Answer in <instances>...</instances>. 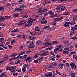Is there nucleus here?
Instances as JSON below:
<instances>
[{"label":"nucleus","mask_w":77,"mask_h":77,"mask_svg":"<svg viewBox=\"0 0 77 77\" xmlns=\"http://www.w3.org/2000/svg\"><path fill=\"white\" fill-rule=\"evenodd\" d=\"M17 53H15L12 55L11 56H14V57H15V56H17Z\"/></svg>","instance_id":"nucleus-48"},{"label":"nucleus","mask_w":77,"mask_h":77,"mask_svg":"<svg viewBox=\"0 0 77 77\" xmlns=\"http://www.w3.org/2000/svg\"><path fill=\"white\" fill-rule=\"evenodd\" d=\"M38 11L39 13H41V12H42V8H39L38 9Z\"/></svg>","instance_id":"nucleus-13"},{"label":"nucleus","mask_w":77,"mask_h":77,"mask_svg":"<svg viewBox=\"0 0 77 77\" xmlns=\"http://www.w3.org/2000/svg\"><path fill=\"white\" fill-rule=\"evenodd\" d=\"M38 55H37V54H35V55L33 57V58H34V59H36V58H38Z\"/></svg>","instance_id":"nucleus-41"},{"label":"nucleus","mask_w":77,"mask_h":77,"mask_svg":"<svg viewBox=\"0 0 77 77\" xmlns=\"http://www.w3.org/2000/svg\"><path fill=\"white\" fill-rule=\"evenodd\" d=\"M50 60L52 61H54L56 58L54 56H51L50 57Z\"/></svg>","instance_id":"nucleus-8"},{"label":"nucleus","mask_w":77,"mask_h":77,"mask_svg":"<svg viewBox=\"0 0 77 77\" xmlns=\"http://www.w3.org/2000/svg\"><path fill=\"white\" fill-rule=\"evenodd\" d=\"M5 44V42H1L0 45V46H2V47H3V45H3L4 44Z\"/></svg>","instance_id":"nucleus-32"},{"label":"nucleus","mask_w":77,"mask_h":77,"mask_svg":"<svg viewBox=\"0 0 77 77\" xmlns=\"http://www.w3.org/2000/svg\"><path fill=\"white\" fill-rule=\"evenodd\" d=\"M44 45L45 47H47V45H49V44L48 42H46L44 43Z\"/></svg>","instance_id":"nucleus-18"},{"label":"nucleus","mask_w":77,"mask_h":77,"mask_svg":"<svg viewBox=\"0 0 77 77\" xmlns=\"http://www.w3.org/2000/svg\"><path fill=\"white\" fill-rule=\"evenodd\" d=\"M77 37H73L71 38V39H74V40H75V39H77Z\"/></svg>","instance_id":"nucleus-53"},{"label":"nucleus","mask_w":77,"mask_h":77,"mask_svg":"<svg viewBox=\"0 0 77 77\" xmlns=\"http://www.w3.org/2000/svg\"><path fill=\"white\" fill-rule=\"evenodd\" d=\"M28 17V16L27 14H25L24 15L22 16V18H27Z\"/></svg>","instance_id":"nucleus-22"},{"label":"nucleus","mask_w":77,"mask_h":77,"mask_svg":"<svg viewBox=\"0 0 77 77\" xmlns=\"http://www.w3.org/2000/svg\"><path fill=\"white\" fill-rule=\"evenodd\" d=\"M20 63V60H18L17 62H15V64H18V63Z\"/></svg>","instance_id":"nucleus-43"},{"label":"nucleus","mask_w":77,"mask_h":77,"mask_svg":"<svg viewBox=\"0 0 77 77\" xmlns=\"http://www.w3.org/2000/svg\"><path fill=\"white\" fill-rule=\"evenodd\" d=\"M77 25H75L73 27H72L71 28V30H77Z\"/></svg>","instance_id":"nucleus-5"},{"label":"nucleus","mask_w":77,"mask_h":77,"mask_svg":"<svg viewBox=\"0 0 77 77\" xmlns=\"http://www.w3.org/2000/svg\"><path fill=\"white\" fill-rule=\"evenodd\" d=\"M23 24H24V23L22 22H19L17 23V24L19 25V26H20V25H23Z\"/></svg>","instance_id":"nucleus-35"},{"label":"nucleus","mask_w":77,"mask_h":77,"mask_svg":"<svg viewBox=\"0 0 77 77\" xmlns=\"http://www.w3.org/2000/svg\"><path fill=\"white\" fill-rule=\"evenodd\" d=\"M23 38L24 39H27V36L24 35L23 36Z\"/></svg>","instance_id":"nucleus-47"},{"label":"nucleus","mask_w":77,"mask_h":77,"mask_svg":"<svg viewBox=\"0 0 77 77\" xmlns=\"http://www.w3.org/2000/svg\"><path fill=\"white\" fill-rule=\"evenodd\" d=\"M71 77H75L74 73H72L70 74Z\"/></svg>","instance_id":"nucleus-28"},{"label":"nucleus","mask_w":77,"mask_h":77,"mask_svg":"<svg viewBox=\"0 0 77 77\" xmlns=\"http://www.w3.org/2000/svg\"><path fill=\"white\" fill-rule=\"evenodd\" d=\"M38 35H41V33H42V31L41 30V31L39 30L38 31Z\"/></svg>","instance_id":"nucleus-50"},{"label":"nucleus","mask_w":77,"mask_h":77,"mask_svg":"<svg viewBox=\"0 0 77 77\" xmlns=\"http://www.w3.org/2000/svg\"><path fill=\"white\" fill-rule=\"evenodd\" d=\"M63 18V17L60 18H55L53 19L54 21H60Z\"/></svg>","instance_id":"nucleus-4"},{"label":"nucleus","mask_w":77,"mask_h":77,"mask_svg":"<svg viewBox=\"0 0 77 77\" xmlns=\"http://www.w3.org/2000/svg\"><path fill=\"white\" fill-rule=\"evenodd\" d=\"M19 48L20 50H21V49H23V47L22 46H20Z\"/></svg>","instance_id":"nucleus-59"},{"label":"nucleus","mask_w":77,"mask_h":77,"mask_svg":"<svg viewBox=\"0 0 77 77\" xmlns=\"http://www.w3.org/2000/svg\"><path fill=\"white\" fill-rule=\"evenodd\" d=\"M35 31H37V32H38V31H39L40 29H39V26H35Z\"/></svg>","instance_id":"nucleus-11"},{"label":"nucleus","mask_w":77,"mask_h":77,"mask_svg":"<svg viewBox=\"0 0 77 77\" xmlns=\"http://www.w3.org/2000/svg\"><path fill=\"white\" fill-rule=\"evenodd\" d=\"M15 11H17V12L19 11V8H16L15 10Z\"/></svg>","instance_id":"nucleus-62"},{"label":"nucleus","mask_w":77,"mask_h":77,"mask_svg":"<svg viewBox=\"0 0 77 77\" xmlns=\"http://www.w3.org/2000/svg\"><path fill=\"white\" fill-rule=\"evenodd\" d=\"M57 47L58 48L59 47V48H60L63 49V48H62V45H58Z\"/></svg>","instance_id":"nucleus-58"},{"label":"nucleus","mask_w":77,"mask_h":77,"mask_svg":"<svg viewBox=\"0 0 77 77\" xmlns=\"http://www.w3.org/2000/svg\"><path fill=\"white\" fill-rule=\"evenodd\" d=\"M33 23V21H29L27 22L28 24H26L25 26L26 27H30L32 24Z\"/></svg>","instance_id":"nucleus-1"},{"label":"nucleus","mask_w":77,"mask_h":77,"mask_svg":"<svg viewBox=\"0 0 77 77\" xmlns=\"http://www.w3.org/2000/svg\"><path fill=\"white\" fill-rule=\"evenodd\" d=\"M7 70H9V71H10L11 69V67H8L7 68Z\"/></svg>","instance_id":"nucleus-55"},{"label":"nucleus","mask_w":77,"mask_h":77,"mask_svg":"<svg viewBox=\"0 0 77 77\" xmlns=\"http://www.w3.org/2000/svg\"><path fill=\"white\" fill-rule=\"evenodd\" d=\"M23 66L26 67V68H29V66L27 64H26L23 65Z\"/></svg>","instance_id":"nucleus-34"},{"label":"nucleus","mask_w":77,"mask_h":77,"mask_svg":"<svg viewBox=\"0 0 77 77\" xmlns=\"http://www.w3.org/2000/svg\"><path fill=\"white\" fill-rule=\"evenodd\" d=\"M4 7L0 6V11H4Z\"/></svg>","instance_id":"nucleus-24"},{"label":"nucleus","mask_w":77,"mask_h":77,"mask_svg":"<svg viewBox=\"0 0 77 77\" xmlns=\"http://www.w3.org/2000/svg\"><path fill=\"white\" fill-rule=\"evenodd\" d=\"M59 48H56L54 50V52H55L56 51H58V50H59Z\"/></svg>","instance_id":"nucleus-44"},{"label":"nucleus","mask_w":77,"mask_h":77,"mask_svg":"<svg viewBox=\"0 0 77 77\" xmlns=\"http://www.w3.org/2000/svg\"><path fill=\"white\" fill-rule=\"evenodd\" d=\"M42 43V42H41V40H38L36 42V44L37 45H41Z\"/></svg>","instance_id":"nucleus-10"},{"label":"nucleus","mask_w":77,"mask_h":77,"mask_svg":"<svg viewBox=\"0 0 77 77\" xmlns=\"http://www.w3.org/2000/svg\"><path fill=\"white\" fill-rule=\"evenodd\" d=\"M29 39H31V40H32V41H34L36 39V37H33L31 36L29 38Z\"/></svg>","instance_id":"nucleus-12"},{"label":"nucleus","mask_w":77,"mask_h":77,"mask_svg":"<svg viewBox=\"0 0 77 77\" xmlns=\"http://www.w3.org/2000/svg\"><path fill=\"white\" fill-rule=\"evenodd\" d=\"M18 3H22V2H23V0H20L19 1H18Z\"/></svg>","instance_id":"nucleus-61"},{"label":"nucleus","mask_w":77,"mask_h":77,"mask_svg":"<svg viewBox=\"0 0 77 77\" xmlns=\"http://www.w3.org/2000/svg\"><path fill=\"white\" fill-rule=\"evenodd\" d=\"M73 57L74 59H76V58H77V56L75 55H74L73 56Z\"/></svg>","instance_id":"nucleus-49"},{"label":"nucleus","mask_w":77,"mask_h":77,"mask_svg":"<svg viewBox=\"0 0 77 77\" xmlns=\"http://www.w3.org/2000/svg\"><path fill=\"white\" fill-rule=\"evenodd\" d=\"M66 9V7H62L61 8V9L62 10H63V11L65 10V9Z\"/></svg>","instance_id":"nucleus-52"},{"label":"nucleus","mask_w":77,"mask_h":77,"mask_svg":"<svg viewBox=\"0 0 77 77\" xmlns=\"http://www.w3.org/2000/svg\"><path fill=\"white\" fill-rule=\"evenodd\" d=\"M61 8H62L61 6H59L58 7H57V9H58V10H60Z\"/></svg>","instance_id":"nucleus-56"},{"label":"nucleus","mask_w":77,"mask_h":77,"mask_svg":"<svg viewBox=\"0 0 77 77\" xmlns=\"http://www.w3.org/2000/svg\"><path fill=\"white\" fill-rule=\"evenodd\" d=\"M47 11V9L45 8H42V12H45Z\"/></svg>","instance_id":"nucleus-16"},{"label":"nucleus","mask_w":77,"mask_h":77,"mask_svg":"<svg viewBox=\"0 0 77 77\" xmlns=\"http://www.w3.org/2000/svg\"><path fill=\"white\" fill-rule=\"evenodd\" d=\"M43 59V57H40V58L38 60L40 62H41V61H42V60Z\"/></svg>","instance_id":"nucleus-33"},{"label":"nucleus","mask_w":77,"mask_h":77,"mask_svg":"<svg viewBox=\"0 0 77 77\" xmlns=\"http://www.w3.org/2000/svg\"><path fill=\"white\" fill-rule=\"evenodd\" d=\"M15 42V40H13L11 41V44H14Z\"/></svg>","instance_id":"nucleus-29"},{"label":"nucleus","mask_w":77,"mask_h":77,"mask_svg":"<svg viewBox=\"0 0 77 77\" xmlns=\"http://www.w3.org/2000/svg\"><path fill=\"white\" fill-rule=\"evenodd\" d=\"M63 26L65 27H69V22H66L64 24Z\"/></svg>","instance_id":"nucleus-6"},{"label":"nucleus","mask_w":77,"mask_h":77,"mask_svg":"<svg viewBox=\"0 0 77 77\" xmlns=\"http://www.w3.org/2000/svg\"><path fill=\"white\" fill-rule=\"evenodd\" d=\"M23 58V56L19 55L17 57V59H22Z\"/></svg>","instance_id":"nucleus-26"},{"label":"nucleus","mask_w":77,"mask_h":77,"mask_svg":"<svg viewBox=\"0 0 77 77\" xmlns=\"http://www.w3.org/2000/svg\"><path fill=\"white\" fill-rule=\"evenodd\" d=\"M18 13H15L14 14L13 17L14 18H17V17H18Z\"/></svg>","instance_id":"nucleus-9"},{"label":"nucleus","mask_w":77,"mask_h":77,"mask_svg":"<svg viewBox=\"0 0 77 77\" xmlns=\"http://www.w3.org/2000/svg\"><path fill=\"white\" fill-rule=\"evenodd\" d=\"M20 8H24L25 6L24 5H20Z\"/></svg>","instance_id":"nucleus-51"},{"label":"nucleus","mask_w":77,"mask_h":77,"mask_svg":"<svg viewBox=\"0 0 77 77\" xmlns=\"http://www.w3.org/2000/svg\"><path fill=\"white\" fill-rule=\"evenodd\" d=\"M48 76L49 77H51V76H52V75H53L52 73L51 72L48 73Z\"/></svg>","instance_id":"nucleus-23"},{"label":"nucleus","mask_w":77,"mask_h":77,"mask_svg":"<svg viewBox=\"0 0 77 77\" xmlns=\"http://www.w3.org/2000/svg\"><path fill=\"white\" fill-rule=\"evenodd\" d=\"M72 19L73 21H77V19L75 17H73Z\"/></svg>","instance_id":"nucleus-27"},{"label":"nucleus","mask_w":77,"mask_h":77,"mask_svg":"<svg viewBox=\"0 0 77 77\" xmlns=\"http://www.w3.org/2000/svg\"><path fill=\"white\" fill-rule=\"evenodd\" d=\"M16 32H18V30H17V29H14L13 31H11V33H14Z\"/></svg>","instance_id":"nucleus-21"},{"label":"nucleus","mask_w":77,"mask_h":77,"mask_svg":"<svg viewBox=\"0 0 77 77\" xmlns=\"http://www.w3.org/2000/svg\"><path fill=\"white\" fill-rule=\"evenodd\" d=\"M35 19H33L32 18H29V21H35Z\"/></svg>","instance_id":"nucleus-31"},{"label":"nucleus","mask_w":77,"mask_h":77,"mask_svg":"<svg viewBox=\"0 0 77 77\" xmlns=\"http://www.w3.org/2000/svg\"><path fill=\"white\" fill-rule=\"evenodd\" d=\"M53 49L52 47H49V48H48L47 49L48 50H52Z\"/></svg>","instance_id":"nucleus-36"},{"label":"nucleus","mask_w":77,"mask_h":77,"mask_svg":"<svg viewBox=\"0 0 77 77\" xmlns=\"http://www.w3.org/2000/svg\"><path fill=\"white\" fill-rule=\"evenodd\" d=\"M59 66L60 68H63V65L62 64H60Z\"/></svg>","instance_id":"nucleus-39"},{"label":"nucleus","mask_w":77,"mask_h":77,"mask_svg":"<svg viewBox=\"0 0 77 77\" xmlns=\"http://www.w3.org/2000/svg\"><path fill=\"white\" fill-rule=\"evenodd\" d=\"M25 54V52H21L20 55H23V54Z\"/></svg>","instance_id":"nucleus-57"},{"label":"nucleus","mask_w":77,"mask_h":77,"mask_svg":"<svg viewBox=\"0 0 77 77\" xmlns=\"http://www.w3.org/2000/svg\"><path fill=\"white\" fill-rule=\"evenodd\" d=\"M41 51H42V52L43 53H48V51H47L43 50Z\"/></svg>","instance_id":"nucleus-54"},{"label":"nucleus","mask_w":77,"mask_h":77,"mask_svg":"<svg viewBox=\"0 0 77 77\" xmlns=\"http://www.w3.org/2000/svg\"><path fill=\"white\" fill-rule=\"evenodd\" d=\"M5 18H7V19H9L10 18H11V16H5Z\"/></svg>","instance_id":"nucleus-38"},{"label":"nucleus","mask_w":77,"mask_h":77,"mask_svg":"<svg viewBox=\"0 0 77 77\" xmlns=\"http://www.w3.org/2000/svg\"><path fill=\"white\" fill-rule=\"evenodd\" d=\"M51 67L50 66H48V67H45L46 69H51Z\"/></svg>","instance_id":"nucleus-40"},{"label":"nucleus","mask_w":77,"mask_h":77,"mask_svg":"<svg viewBox=\"0 0 77 77\" xmlns=\"http://www.w3.org/2000/svg\"><path fill=\"white\" fill-rule=\"evenodd\" d=\"M31 60H32V57L31 56H30L28 58H26L25 59V61L26 62H27L28 61H29V62H30Z\"/></svg>","instance_id":"nucleus-3"},{"label":"nucleus","mask_w":77,"mask_h":77,"mask_svg":"<svg viewBox=\"0 0 77 77\" xmlns=\"http://www.w3.org/2000/svg\"><path fill=\"white\" fill-rule=\"evenodd\" d=\"M70 66L73 69H75L77 68L75 64L73 62L70 63Z\"/></svg>","instance_id":"nucleus-2"},{"label":"nucleus","mask_w":77,"mask_h":77,"mask_svg":"<svg viewBox=\"0 0 77 77\" xmlns=\"http://www.w3.org/2000/svg\"><path fill=\"white\" fill-rule=\"evenodd\" d=\"M24 10V9L23 8H19V12H21V11H22V10Z\"/></svg>","instance_id":"nucleus-46"},{"label":"nucleus","mask_w":77,"mask_h":77,"mask_svg":"<svg viewBox=\"0 0 77 77\" xmlns=\"http://www.w3.org/2000/svg\"><path fill=\"white\" fill-rule=\"evenodd\" d=\"M11 68L12 69H15L17 68V66H11Z\"/></svg>","instance_id":"nucleus-45"},{"label":"nucleus","mask_w":77,"mask_h":77,"mask_svg":"<svg viewBox=\"0 0 77 77\" xmlns=\"http://www.w3.org/2000/svg\"><path fill=\"white\" fill-rule=\"evenodd\" d=\"M69 14H70V13H69V12H66L63 14V15H69Z\"/></svg>","instance_id":"nucleus-25"},{"label":"nucleus","mask_w":77,"mask_h":77,"mask_svg":"<svg viewBox=\"0 0 77 77\" xmlns=\"http://www.w3.org/2000/svg\"><path fill=\"white\" fill-rule=\"evenodd\" d=\"M69 41L68 40H66V41H65L64 43V44H69Z\"/></svg>","instance_id":"nucleus-42"},{"label":"nucleus","mask_w":77,"mask_h":77,"mask_svg":"<svg viewBox=\"0 0 77 77\" xmlns=\"http://www.w3.org/2000/svg\"><path fill=\"white\" fill-rule=\"evenodd\" d=\"M69 24H70V25H71V26H72L74 24H76V23H74V22L73 23V22H69Z\"/></svg>","instance_id":"nucleus-17"},{"label":"nucleus","mask_w":77,"mask_h":77,"mask_svg":"<svg viewBox=\"0 0 77 77\" xmlns=\"http://www.w3.org/2000/svg\"><path fill=\"white\" fill-rule=\"evenodd\" d=\"M74 30H72V31H71L70 33V35L71 36H72V35H74V33L75 32Z\"/></svg>","instance_id":"nucleus-19"},{"label":"nucleus","mask_w":77,"mask_h":77,"mask_svg":"<svg viewBox=\"0 0 77 77\" xmlns=\"http://www.w3.org/2000/svg\"><path fill=\"white\" fill-rule=\"evenodd\" d=\"M48 13L49 15L51 14L52 15H54V13H53V12L51 11L48 12Z\"/></svg>","instance_id":"nucleus-15"},{"label":"nucleus","mask_w":77,"mask_h":77,"mask_svg":"<svg viewBox=\"0 0 77 77\" xmlns=\"http://www.w3.org/2000/svg\"><path fill=\"white\" fill-rule=\"evenodd\" d=\"M52 42L53 43V44H57V43H58V42L54 41H53Z\"/></svg>","instance_id":"nucleus-60"},{"label":"nucleus","mask_w":77,"mask_h":77,"mask_svg":"<svg viewBox=\"0 0 77 77\" xmlns=\"http://www.w3.org/2000/svg\"><path fill=\"white\" fill-rule=\"evenodd\" d=\"M42 24H45L47 23V21L45 20V21H41L40 22Z\"/></svg>","instance_id":"nucleus-20"},{"label":"nucleus","mask_w":77,"mask_h":77,"mask_svg":"<svg viewBox=\"0 0 77 77\" xmlns=\"http://www.w3.org/2000/svg\"><path fill=\"white\" fill-rule=\"evenodd\" d=\"M7 58H8V56L7 55H5V59H7Z\"/></svg>","instance_id":"nucleus-63"},{"label":"nucleus","mask_w":77,"mask_h":77,"mask_svg":"<svg viewBox=\"0 0 77 77\" xmlns=\"http://www.w3.org/2000/svg\"><path fill=\"white\" fill-rule=\"evenodd\" d=\"M0 19L2 21H4L5 20V17H3L2 16H0Z\"/></svg>","instance_id":"nucleus-14"},{"label":"nucleus","mask_w":77,"mask_h":77,"mask_svg":"<svg viewBox=\"0 0 77 77\" xmlns=\"http://www.w3.org/2000/svg\"><path fill=\"white\" fill-rule=\"evenodd\" d=\"M34 44H35V42L32 41L30 43V46H31V47H33L34 48L35 47V45H34Z\"/></svg>","instance_id":"nucleus-7"},{"label":"nucleus","mask_w":77,"mask_h":77,"mask_svg":"<svg viewBox=\"0 0 77 77\" xmlns=\"http://www.w3.org/2000/svg\"><path fill=\"white\" fill-rule=\"evenodd\" d=\"M22 71L23 72H25L26 71V67H23L22 68Z\"/></svg>","instance_id":"nucleus-30"},{"label":"nucleus","mask_w":77,"mask_h":77,"mask_svg":"<svg viewBox=\"0 0 77 77\" xmlns=\"http://www.w3.org/2000/svg\"><path fill=\"white\" fill-rule=\"evenodd\" d=\"M47 54L46 53H43L42 54V55L43 56H45V55H47Z\"/></svg>","instance_id":"nucleus-64"},{"label":"nucleus","mask_w":77,"mask_h":77,"mask_svg":"<svg viewBox=\"0 0 77 77\" xmlns=\"http://www.w3.org/2000/svg\"><path fill=\"white\" fill-rule=\"evenodd\" d=\"M34 62L35 63H38V60H34Z\"/></svg>","instance_id":"nucleus-37"}]
</instances>
